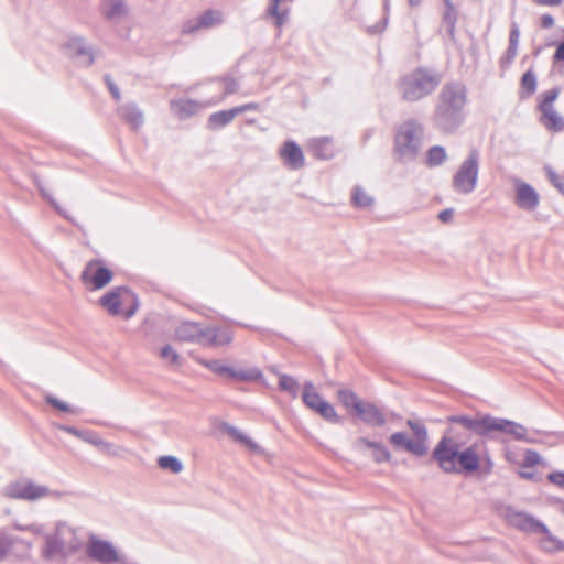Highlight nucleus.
Segmentation results:
<instances>
[{"label": "nucleus", "mask_w": 564, "mask_h": 564, "mask_svg": "<svg viewBox=\"0 0 564 564\" xmlns=\"http://www.w3.org/2000/svg\"><path fill=\"white\" fill-rule=\"evenodd\" d=\"M466 88L460 83H448L441 89L433 113L434 126L443 133H454L465 121Z\"/></svg>", "instance_id": "obj_1"}, {"label": "nucleus", "mask_w": 564, "mask_h": 564, "mask_svg": "<svg viewBox=\"0 0 564 564\" xmlns=\"http://www.w3.org/2000/svg\"><path fill=\"white\" fill-rule=\"evenodd\" d=\"M447 422L458 424L481 437L495 438L497 434H505L517 441L534 443L533 438L528 437V430L523 425L503 417L489 414L452 415L447 417Z\"/></svg>", "instance_id": "obj_2"}, {"label": "nucleus", "mask_w": 564, "mask_h": 564, "mask_svg": "<svg viewBox=\"0 0 564 564\" xmlns=\"http://www.w3.org/2000/svg\"><path fill=\"white\" fill-rule=\"evenodd\" d=\"M432 458L446 474H473L480 467V457L476 446L471 445L459 451L458 443L444 435L432 452Z\"/></svg>", "instance_id": "obj_3"}, {"label": "nucleus", "mask_w": 564, "mask_h": 564, "mask_svg": "<svg viewBox=\"0 0 564 564\" xmlns=\"http://www.w3.org/2000/svg\"><path fill=\"white\" fill-rule=\"evenodd\" d=\"M441 82V73L417 67L400 79L398 89L403 100L415 102L434 93Z\"/></svg>", "instance_id": "obj_4"}, {"label": "nucleus", "mask_w": 564, "mask_h": 564, "mask_svg": "<svg viewBox=\"0 0 564 564\" xmlns=\"http://www.w3.org/2000/svg\"><path fill=\"white\" fill-rule=\"evenodd\" d=\"M423 127L415 120L405 121L394 138V154L402 162L413 161L422 145Z\"/></svg>", "instance_id": "obj_5"}, {"label": "nucleus", "mask_w": 564, "mask_h": 564, "mask_svg": "<svg viewBox=\"0 0 564 564\" xmlns=\"http://www.w3.org/2000/svg\"><path fill=\"white\" fill-rule=\"evenodd\" d=\"M406 425L411 429L413 438L405 432H395L389 436V443L394 449H404L414 456L423 457L429 451V433L424 423L419 419H409Z\"/></svg>", "instance_id": "obj_6"}, {"label": "nucleus", "mask_w": 564, "mask_h": 564, "mask_svg": "<svg viewBox=\"0 0 564 564\" xmlns=\"http://www.w3.org/2000/svg\"><path fill=\"white\" fill-rule=\"evenodd\" d=\"M480 155L477 149H471L462 162L452 180V186L459 194H470L478 184Z\"/></svg>", "instance_id": "obj_7"}, {"label": "nucleus", "mask_w": 564, "mask_h": 564, "mask_svg": "<svg viewBox=\"0 0 564 564\" xmlns=\"http://www.w3.org/2000/svg\"><path fill=\"white\" fill-rule=\"evenodd\" d=\"M99 303L110 315H119L121 305L130 304V307L124 312L126 318L132 317L139 305L135 294L127 286L112 289L100 297Z\"/></svg>", "instance_id": "obj_8"}, {"label": "nucleus", "mask_w": 564, "mask_h": 564, "mask_svg": "<svg viewBox=\"0 0 564 564\" xmlns=\"http://www.w3.org/2000/svg\"><path fill=\"white\" fill-rule=\"evenodd\" d=\"M302 400L308 409L317 412L326 421L339 423L340 419L334 406L315 391L312 382H306L304 384Z\"/></svg>", "instance_id": "obj_9"}, {"label": "nucleus", "mask_w": 564, "mask_h": 564, "mask_svg": "<svg viewBox=\"0 0 564 564\" xmlns=\"http://www.w3.org/2000/svg\"><path fill=\"white\" fill-rule=\"evenodd\" d=\"M112 272L102 264L101 260L94 259L85 265L80 279L91 290H100L112 280Z\"/></svg>", "instance_id": "obj_10"}, {"label": "nucleus", "mask_w": 564, "mask_h": 564, "mask_svg": "<svg viewBox=\"0 0 564 564\" xmlns=\"http://www.w3.org/2000/svg\"><path fill=\"white\" fill-rule=\"evenodd\" d=\"M86 554L101 564H113L120 561L119 554L111 542L91 534L86 545Z\"/></svg>", "instance_id": "obj_11"}, {"label": "nucleus", "mask_w": 564, "mask_h": 564, "mask_svg": "<svg viewBox=\"0 0 564 564\" xmlns=\"http://www.w3.org/2000/svg\"><path fill=\"white\" fill-rule=\"evenodd\" d=\"M48 494L47 487L25 479L11 482L4 488V495L13 499L36 500L48 496Z\"/></svg>", "instance_id": "obj_12"}, {"label": "nucleus", "mask_w": 564, "mask_h": 564, "mask_svg": "<svg viewBox=\"0 0 564 564\" xmlns=\"http://www.w3.org/2000/svg\"><path fill=\"white\" fill-rule=\"evenodd\" d=\"M232 338V332L228 328L202 326L196 344L203 347H220L229 345Z\"/></svg>", "instance_id": "obj_13"}, {"label": "nucleus", "mask_w": 564, "mask_h": 564, "mask_svg": "<svg viewBox=\"0 0 564 564\" xmlns=\"http://www.w3.org/2000/svg\"><path fill=\"white\" fill-rule=\"evenodd\" d=\"M505 518L511 525L527 533H536L542 524V522L533 516L511 507L505 510Z\"/></svg>", "instance_id": "obj_14"}, {"label": "nucleus", "mask_w": 564, "mask_h": 564, "mask_svg": "<svg viewBox=\"0 0 564 564\" xmlns=\"http://www.w3.org/2000/svg\"><path fill=\"white\" fill-rule=\"evenodd\" d=\"M352 448L361 455H365L367 449L371 451L372 459L378 464L387 463L391 459V454L383 444L366 437L356 438L352 443Z\"/></svg>", "instance_id": "obj_15"}, {"label": "nucleus", "mask_w": 564, "mask_h": 564, "mask_svg": "<svg viewBox=\"0 0 564 564\" xmlns=\"http://www.w3.org/2000/svg\"><path fill=\"white\" fill-rule=\"evenodd\" d=\"M516 198L514 202L517 206L523 210H534L540 202L539 194L528 183L516 180Z\"/></svg>", "instance_id": "obj_16"}, {"label": "nucleus", "mask_w": 564, "mask_h": 564, "mask_svg": "<svg viewBox=\"0 0 564 564\" xmlns=\"http://www.w3.org/2000/svg\"><path fill=\"white\" fill-rule=\"evenodd\" d=\"M223 22V14L218 10H207L196 19L188 20L183 25L184 33H194L200 29H208L219 25Z\"/></svg>", "instance_id": "obj_17"}, {"label": "nucleus", "mask_w": 564, "mask_h": 564, "mask_svg": "<svg viewBox=\"0 0 564 564\" xmlns=\"http://www.w3.org/2000/svg\"><path fill=\"white\" fill-rule=\"evenodd\" d=\"M67 534H73V530L69 528H58L55 534L48 535L46 538L45 554L47 556H69V552H67L66 550L65 542V538Z\"/></svg>", "instance_id": "obj_18"}, {"label": "nucleus", "mask_w": 564, "mask_h": 564, "mask_svg": "<svg viewBox=\"0 0 564 564\" xmlns=\"http://www.w3.org/2000/svg\"><path fill=\"white\" fill-rule=\"evenodd\" d=\"M170 107L172 112L178 119L184 120L196 115L204 107V105L197 100L178 98L172 99L170 101Z\"/></svg>", "instance_id": "obj_19"}, {"label": "nucleus", "mask_w": 564, "mask_h": 564, "mask_svg": "<svg viewBox=\"0 0 564 564\" xmlns=\"http://www.w3.org/2000/svg\"><path fill=\"white\" fill-rule=\"evenodd\" d=\"M357 415L370 426H383L387 422L383 412L373 403L357 404Z\"/></svg>", "instance_id": "obj_20"}, {"label": "nucleus", "mask_w": 564, "mask_h": 564, "mask_svg": "<svg viewBox=\"0 0 564 564\" xmlns=\"http://www.w3.org/2000/svg\"><path fill=\"white\" fill-rule=\"evenodd\" d=\"M119 117L132 129L138 130L144 123L142 110L134 102H128L118 108Z\"/></svg>", "instance_id": "obj_21"}, {"label": "nucleus", "mask_w": 564, "mask_h": 564, "mask_svg": "<svg viewBox=\"0 0 564 564\" xmlns=\"http://www.w3.org/2000/svg\"><path fill=\"white\" fill-rule=\"evenodd\" d=\"M280 154L290 169L297 170L304 165L303 152L294 141H286Z\"/></svg>", "instance_id": "obj_22"}, {"label": "nucleus", "mask_w": 564, "mask_h": 564, "mask_svg": "<svg viewBox=\"0 0 564 564\" xmlns=\"http://www.w3.org/2000/svg\"><path fill=\"white\" fill-rule=\"evenodd\" d=\"M536 533L542 534L539 544L543 551L547 553L564 551V542L553 535L544 523L540 525Z\"/></svg>", "instance_id": "obj_23"}, {"label": "nucleus", "mask_w": 564, "mask_h": 564, "mask_svg": "<svg viewBox=\"0 0 564 564\" xmlns=\"http://www.w3.org/2000/svg\"><path fill=\"white\" fill-rule=\"evenodd\" d=\"M67 46L72 50L77 56H82L84 58L83 63L86 66H90L97 56V51L86 45V42L83 37H74L68 41Z\"/></svg>", "instance_id": "obj_24"}, {"label": "nucleus", "mask_w": 564, "mask_h": 564, "mask_svg": "<svg viewBox=\"0 0 564 564\" xmlns=\"http://www.w3.org/2000/svg\"><path fill=\"white\" fill-rule=\"evenodd\" d=\"M220 376L236 379L239 381H256L262 377V372L260 369L256 367L235 369L226 365Z\"/></svg>", "instance_id": "obj_25"}, {"label": "nucleus", "mask_w": 564, "mask_h": 564, "mask_svg": "<svg viewBox=\"0 0 564 564\" xmlns=\"http://www.w3.org/2000/svg\"><path fill=\"white\" fill-rule=\"evenodd\" d=\"M202 326V324L195 322H183L176 327L175 336L182 341L196 344Z\"/></svg>", "instance_id": "obj_26"}, {"label": "nucleus", "mask_w": 564, "mask_h": 564, "mask_svg": "<svg viewBox=\"0 0 564 564\" xmlns=\"http://www.w3.org/2000/svg\"><path fill=\"white\" fill-rule=\"evenodd\" d=\"M542 117V124L552 131H561L564 128L563 118L556 112L553 106L539 108Z\"/></svg>", "instance_id": "obj_27"}, {"label": "nucleus", "mask_w": 564, "mask_h": 564, "mask_svg": "<svg viewBox=\"0 0 564 564\" xmlns=\"http://www.w3.org/2000/svg\"><path fill=\"white\" fill-rule=\"evenodd\" d=\"M101 13L108 20L121 19L127 15L124 0H102Z\"/></svg>", "instance_id": "obj_28"}, {"label": "nucleus", "mask_w": 564, "mask_h": 564, "mask_svg": "<svg viewBox=\"0 0 564 564\" xmlns=\"http://www.w3.org/2000/svg\"><path fill=\"white\" fill-rule=\"evenodd\" d=\"M237 116L235 108L221 110L209 116L208 127L210 129L223 128L230 123Z\"/></svg>", "instance_id": "obj_29"}, {"label": "nucleus", "mask_w": 564, "mask_h": 564, "mask_svg": "<svg viewBox=\"0 0 564 564\" xmlns=\"http://www.w3.org/2000/svg\"><path fill=\"white\" fill-rule=\"evenodd\" d=\"M444 3L446 6V11L443 15V25L446 28L447 34L453 39L456 24V10L451 0H444Z\"/></svg>", "instance_id": "obj_30"}, {"label": "nucleus", "mask_w": 564, "mask_h": 564, "mask_svg": "<svg viewBox=\"0 0 564 564\" xmlns=\"http://www.w3.org/2000/svg\"><path fill=\"white\" fill-rule=\"evenodd\" d=\"M158 466L173 474H180L184 469L183 463L172 455L160 456L158 458Z\"/></svg>", "instance_id": "obj_31"}, {"label": "nucleus", "mask_w": 564, "mask_h": 564, "mask_svg": "<svg viewBox=\"0 0 564 564\" xmlns=\"http://www.w3.org/2000/svg\"><path fill=\"white\" fill-rule=\"evenodd\" d=\"M339 401L346 406V408H352L355 412L357 413L358 406L357 404H362L364 401L359 400L357 394L347 389H340L337 392Z\"/></svg>", "instance_id": "obj_32"}, {"label": "nucleus", "mask_w": 564, "mask_h": 564, "mask_svg": "<svg viewBox=\"0 0 564 564\" xmlns=\"http://www.w3.org/2000/svg\"><path fill=\"white\" fill-rule=\"evenodd\" d=\"M279 388L282 391L289 392L292 398H296L299 393V382L295 378L288 375L279 376Z\"/></svg>", "instance_id": "obj_33"}, {"label": "nucleus", "mask_w": 564, "mask_h": 564, "mask_svg": "<svg viewBox=\"0 0 564 564\" xmlns=\"http://www.w3.org/2000/svg\"><path fill=\"white\" fill-rule=\"evenodd\" d=\"M351 199L354 206L359 208H367L373 203V198L359 186L354 188Z\"/></svg>", "instance_id": "obj_34"}, {"label": "nucleus", "mask_w": 564, "mask_h": 564, "mask_svg": "<svg viewBox=\"0 0 564 564\" xmlns=\"http://www.w3.org/2000/svg\"><path fill=\"white\" fill-rule=\"evenodd\" d=\"M446 158L445 149L441 145H434L427 151V163L431 166L441 165Z\"/></svg>", "instance_id": "obj_35"}, {"label": "nucleus", "mask_w": 564, "mask_h": 564, "mask_svg": "<svg viewBox=\"0 0 564 564\" xmlns=\"http://www.w3.org/2000/svg\"><path fill=\"white\" fill-rule=\"evenodd\" d=\"M36 186H37V189L41 194V196L46 199L52 206L53 208L61 215L63 216L65 219L74 223V219L70 217V215L59 206V204L48 194V192L41 185L40 182H36Z\"/></svg>", "instance_id": "obj_36"}, {"label": "nucleus", "mask_w": 564, "mask_h": 564, "mask_svg": "<svg viewBox=\"0 0 564 564\" xmlns=\"http://www.w3.org/2000/svg\"><path fill=\"white\" fill-rule=\"evenodd\" d=\"M36 186H37V189L41 194V196L46 199L52 206L53 208L61 215L63 216L65 219L74 223V219L70 217V215L59 206V204L48 194V192L41 185L40 182H36Z\"/></svg>", "instance_id": "obj_37"}, {"label": "nucleus", "mask_w": 564, "mask_h": 564, "mask_svg": "<svg viewBox=\"0 0 564 564\" xmlns=\"http://www.w3.org/2000/svg\"><path fill=\"white\" fill-rule=\"evenodd\" d=\"M223 430L228 434L230 435L231 437H234L235 440L239 441V442H242L245 443L246 445H248L250 448L252 449H256L258 446L250 440L248 438L247 436H245L240 430H238L237 427L232 426V425H229L227 423H224L223 425Z\"/></svg>", "instance_id": "obj_38"}, {"label": "nucleus", "mask_w": 564, "mask_h": 564, "mask_svg": "<svg viewBox=\"0 0 564 564\" xmlns=\"http://www.w3.org/2000/svg\"><path fill=\"white\" fill-rule=\"evenodd\" d=\"M282 0H270V4L267 9V12L269 15L273 17L275 19L276 25H282L284 23L286 13L284 11L279 10V4Z\"/></svg>", "instance_id": "obj_39"}, {"label": "nucleus", "mask_w": 564, "mask_h": 564, "mask_svg": "<svg viewBox=\"0 0 564 564\" xmlns=\"http://www.w3.org/2000/svg\"><path fill=\"white\" fill-rule=\"evenodd\" d=\"M160 357L173 366H181V357L170 345L164 346L160 351Z\"/></svg>", "instance_id": "obj_40"}, {"label": "nucleus", "mask_w": 564, "mask_h": 564, "mask_svg": "<svg viewBox=\"0 0 564 564\" xmlns=\"http://www.w3.org/2000/svg\"><path fill=\"white\" fill-rule=\"evenodd\" d=\"M521 87L528 95H532L536 89V77L532 70H527L521 78Z\"/></svg>", "instance_id": "obj_41"}, {"label": "nucleus", "mask_w": 564, "mask_h": 564, "mask_svg": "<svg viewBox=\"0 0 564 564\" xmlns=\"http://www.w3.org/2000/svg\"><path fill=\"white\" fill-rule=\"evenodd\" d=\"M100 452L108 456L119 457L127 453V449L120 445H116L109 442L104 441L100 446Z\"/></svg>", "instance_id": "obj_42"}, {"label": "nucleus", "mask_w": 564, "mask_h": 564, "mask_svg": "<svg viewBox=\"0 0 564 564\" xmlns=\"http://www.w3.org/2000/svg\"><path fill=\"white\" fill-rule=\"evenodd\" d=\"M560 90L557 88H552L541 95V102L539 108L541 107H551L553 102L557 99Z\"/></svg>", "instance_id": "obj_43"}, {"label": "nucleus", "mask_w": 564, "mask_h": 564, "mask_svg": "<svg viewBox=\"0 0 564 564\" xmlns=\"http://www.w3.org/2000/svg\"><path fill=\"white\" fill-rule=\"evenodd\" d=\"M329 141L327 139L318 140L315 147V155L319 159H329L332 153L327 151Z\"/></svg>", "instance_id": "obj_44"}, {"label": "nucleus", "mask_w": 564, "mask_h": 564, "mask_svg": "<svg viewBox=\"0 0 564 564\" xmlns=\"http://www.w3.org/2000/svg\"><path fill=\"white\" fill-rule=\"evenodd\" d=\"M545 171L552 185L564 194V181L550 166H546Z\"/></svg>", "instance_id": "obj_45"}, {"label": "nucleus", "mask_w": 564, "mask_h": 564, "mask_svg": "<svg viewBox=\"0 0 564 564\" xmlns=\"http://www.w3.org/2000/svg\"><path fill=\"white\" fill-rule=\"evenodd\" d=\"M541 462V456L533 449H527L524 454V467H534Z\"/></svg>", "instance_id": "obj_46"}, {"label": "nucleus", "mask_w": 564, "mask_h": 564, "mask_svg": "<svg viewBox=\"0 0 564 564\" xmlns=\"http://www.w3.org/2000/svg\"><path fill=\"white\" fill-rule=\"evenodd\" d=\"M45 401H46L50 405L54 406L55 409H57V410H59V411H62V412H72V409H70V406H69L67 403H65V402H63V401L58 400V399H57V398H55L54 395L47 394V395L45 397Z\"/></svg>", "instance_id": "obj_47"}, {"label": "nucleus", "mask_w": 564, "mask_h": 564, "mask_svg": "<svg viewBox=\"0 0 564 564\" xmlns=\"http://www.w3.org/2000/svg\"><path fill=\"white\" fill-rule=\"evenodd\" d=\"M83 441L100 448L104 440L94 432H85Z\"/></svg>", "instance_id": "obj_48"}, {"label": "nucleus", "mask_w": 564, "mask_h": 564, "mask_svg": "<svg viewBox=\"0 0 564 564\" xmlns=\"http://www.w3.org/2000/svg\"><path fill=\"white\" fill-rule=\"evenodd\" d=\"M224 83H225L224 96L235 94L238 90V83L236 79L229 78V77L224 78Z\"/></svg>", "instance_id": "obj_49"}, {"label": "nucleus", "mask_w": 564, "mask_h": 564, "mask_svg": "<svg viewBox=\"0 0 564 564\" xmlns=\"http://www.w3.org/2000/svg\"><path fill=\"white\" fill-rule=\"evenodd\" d=\"M547 479L554 485L564 488V473L563 471H554L547 475Z\"/></svg>", "instance_id": "obj_50"}, {"label": "nucleus", "mask_w": 564, "mask_h": 564, "mask_svg": "<svg viewBox=\"0 0 564 564\" xmlns=\"http://www.w3.org/2000/svg\"><path fill=\"white\" fill-rule=\"evenodd\" d=\"M197 362H199L202 366H204L205 368L209 369L210 371H213L215 373L219 364L221 362V360H219V359L206 360L203 358H197Z\"/></svg>", "instance_id": "obj_51"}, {"label": "nucleus", "mask_w": 564, "mask_h": 564, "mask_svg": "<svg viewBox=\"0 0 564 564\" xmlns=\"http://www.w3.org/2000/svg\"><path fill=\"white\" fill-rule=\"evenodd\" d=\"M520 37V31L517 23H512L511 30H510V36H509V44H512V46H518Z\"/></svg>", "instance_id": "obj_52"}, {"label": "nucleus", "mask_w": 564, "mask_h": 564, "mask_svg": "<svg viewBox=\"0 0 564 564\" xmlns=\"http://www.w3.org/2000/svg\"><path fill=\"white\" fill-rule=\"evenodd\" d=\"M58 429L70 434V435H74L80 440H83L84 437V434L86 431H82V430H78L74 426H68V425H58Z\"/></svg>", "instance_id": "obj_53"}, {"label": "nucleus", "mask_w": 564, "mask_h": 564, "mask_svg": "<svg viewBox=\"0 0 564 564\" xmlns=\"http://www.w3.org/2000/svg\"><path fill=\"white\" fill-rule=\"evenodd\" d=\"M105 80L107 83V86L112 95V97L116 99V100H120L121 98V95H120V90L119 88L117 87V85L111 80L110 76H106L105 77Z\"/></svg>", "instance_id": "obj_54"}, {"label": "nucleus", "mask_w": 564, "mask_h": 564, "mask_svg": "<svg viewBox=\"0 0 564 564\" xmlns=\"http://www.w3.org/2000/svg\"><path fill=\"white\" fill-rule=\"evenodd\" d=\"M72 536L70 541L68 542V544H66V550L67 552H69V555H72L73 553H75L77 550H79L80 547V542L74 536V533L73 534H69Z\"/></svg>", "instance_id": "obj_55"}, {"label": "nucleus", "mask_w": 564, "mask_h": 564, "mask_svg": "<svg viewBox=\"0 0 564 564\" xmlns=\"http://www.w3.org/2000/svg\"><path fill=\"white\" fill-rule=\"evenodd\" d=\"M564 61V40L557 45L556 51L553 55V63L556 64L558 62Z\"/></svg>", "instance_id": "obj_56"}, {"label": "nucleus", "mask_w": 564, "mask_h": 564, "mask_svg": "<svg viewBox=\"0 0 564 564\" xmlns=\"http://www.w3.org/2000/svg\"><path fill=\"white\" fill-rule=\"evenodd\" d=\"M453 215H454V209L453 208H446L444 210H442L440 214H438V219L442 223H448L452 220L453 218Z\"/></svg>", "instance_id": "obj_57"}, {"label": "nucleus", "mask_w": 564, "mask_h": 564, "mask_svg": "<svg viewBox=\"0 0 564 564\" xmlns=\"http://www.w3.org/2000/svg\"><path fill=\"white\" fill-rule=\"evenodd\" d=\"M257 109H258V105L254 102H249V104H245L242 106L235 107L237 116L245 111L257 110Z\"/></svg>", "instance_id": "obj_58"}, {"label": "nucleus", "mask_w": 564, "mask_h": 564, "mask_svg": "<svg viewBox=\"0 0 564 564\" xmlns=\"http://www.w3.org/2000/svg\"><path fill=\"white\" fill-rule=\"evenodd\" d=\"M554 25V18L551 14H544L541 18V26L543 29H550Z\"/></svg>", "instance_id": "obj_59"}, {"label": "nucleus", "mask_w": 564, "mask_h": 564, "mask_svg": "<svg viewBox=\"0 0 564 564\" xmlns=\"http://www.w3.org/2000/svg\"><path fill=\"white\" fill-rule=\"evenodd\" d=\"M517 53H518V46H512V44H509V47L506 52V61L507 62H512L514 59V57L517 56Z\"/></svg>", "instance_id": "obj_60"}, {"label": "nucleus", "mask_w": 564, "mask_h": 564, "mask_svg": "<svg viewBox=\"0 0 564 564\" xmlns=\"http://www.w3.org/2000/svg\"><path fill=\"white\" fill-rule=\"evenodd\" d=\"M540 6L557 7L562 3V0H532Z\"/></svg>", "instance_id": "obj_61"}, {"label": "nucleus", "mask_w": 564, "mask_h": 564, "mask_svg": "<svg viewBox=\"0 0 564 564\" xmlns=\"http://www.w3.org/2000/svg\"><path fill=\"white\" fill-rule=\"evenodd\" d=\"M492 468H494V462L491 460V458L489 456H487L485 459V464L482 466V473L486 475L490 474L492 471Z\"/></svg>", "instance_id": "obj_62"}, {"label": "nucleus", "mask_w": 564, "mask_h": 564, "mask_svg": "<svg viewBox=\"0 0 564 564\" xmlns=\"http://www.w3.org/2000/svg\"><path fill=\"white\" fill-rule=\"evenodd\" d=\"M226 367V365L221 361L216 370V375L220 376L224 371V368Z\"/></svg>", "instance_id": "obj_63"}, {"label": "nucleus", "mask_w": 564, "mask_h": 564, "mask_svg": "<svg viewBox=\"0 0 564 564\" xmlns=\"http://www.w3.org/2000/svg\"><path fill=\"white\" fill-rule=\"evenodd\" d=\"M408 1L411 7H416L421 3L422 0H408Z\"/></svg>", "instance_id": "obj_64"}]
</instances>
